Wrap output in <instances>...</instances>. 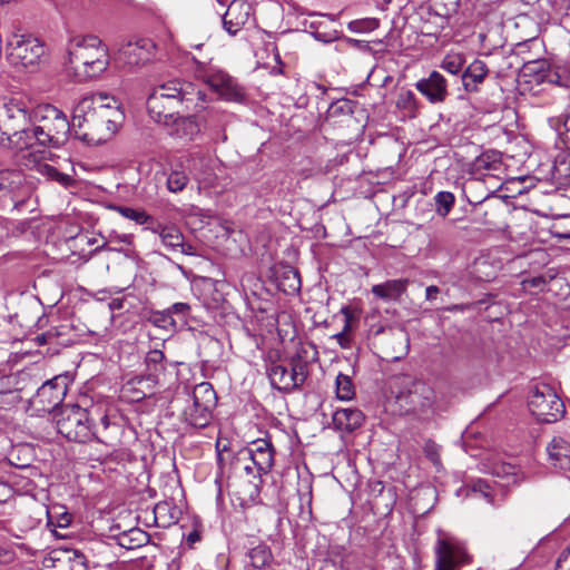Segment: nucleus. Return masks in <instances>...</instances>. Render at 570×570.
I'll return each mask as SVG.
<instances>
[{
  "label": "nucleus",
  "instance_id": "e433bc0d",
  "mask_svg": "<svg viewBox=\"0 0 570 570\" xmlns=\"http://www.w3.org/2000/svg\"><path fill=\"white\" fill-rule=\"evenodd\" d=\"M250 563L254 568L261 569L269 563L272 560V553L268 547L259 544L248 552Z\"/></svg>",
  "mask_w": 570,
  "mask_h": 570
},
{
  "label": "nucleus",
  "instance_id": "338daca9",
  "mask_svg": "<svg viewBox=\"0 0 570 570\" xmlns=\"http://www.w3.org/2000/svg\"><path fill=\"white\" fill-rule=\"evenodd\" d=\"M116 239L124 244H131L132 236L129 234L116 235Z\"/></svg>",
  "mask_w": 570,
  "mask_h": 570
},
{
  "label": "nucleus",
  "instance_id": "2f4dec72",
  "mask_svg": "<svg viewBox=\"0 0 570 570\" xmlns=\"http://www.w3.org/2000/svg\"><path fill=\"white\" fill-rule=\"evenodd\" d=\"M278 288L287 295L295 294L301 289V277L293 267H285L277 276Z\"/></svg>",
  "mask_w": 570,
  "mask_h": 570
},
{
  "label": "nucleus",
  "instance_id": "e2e57ef3",
  "mask_svg": "<svg viewBox=\"0 0 570 570\" xmlns=\"http://www.w3.org/2000/svg\"><path fill=\"white\" fill-rule=\"evenodd\" d=\"M178 249H180V252L183 254H186V255H195V247L190 244H185L183 242V246H179Z\"/></svg>",
  "mask_w": 570,
  "mask_h": 570
},
{
  "label": "nucleus",
  "instance_id": "423d86ee",
  "mask_svg": "<svg viewBox=\"0 0 570 570\" xmlns=\"http://www.w3.org/2000/svg\"><path fill=\"white\" fill-rule=\"evenodd\" d=\"M56 417L58 432L69 441L86 443L96 436L98 441L108 443L94 431L88 410L77 404L65 405Z\"/></svg>",
  "mask_w": 570,
  "mask_h": 570
},
{
  "label": "nucleus",
  "instance_id": "c03bdc74",
  "mask_svg": "<svg viewBox=\"0 0 570 570\" xmlns=\"http://www.w3.org/2000/svg\"><path fill=\"white\" fill-rule=\"evenodd\" d=\"M380 21L376 18H365L351 21L348 23V29L352 32L362 33L370 32L379 28Z\"/></svg>",
  "mask_w": 570,
  "mask_h": 570
},
{
  "label": "nucleus",
  "instance_id": "864d4df0",
  "mask_svg": "<svg viewBox=\"0 0 570 570\" xmlns=\"http://www.w3.org/2000/svg\"><path fill=\"white\" fill-rule=\"evenodd\" d=\"M556 570H570V544L560 552L556 562Z\"/></svg>",
  "mask_w": 570,
  "mask_h": 570
},
{
  "label": "nucleus",
  "instance_id": "f3484780",
  "mask_svg": "<svg viewBox=\"0 0 570 570\" xmlns=\"http://www.w3.org/2000/svg\"><path fill=\"white\" fill-rule=\"evenodd\" d=\"M250 459L253 460V469L258 472L268 473L274 464V446L268 439H257L246 446Z\"/></svg>",
  "mask_w": 570,
  "mask_h": 570
},
{
  "label": "nucleus",
  "instance_id": "bf43d9fd",
  "mask_svg": "<svg viewBox=\"0 0 570 570\" xmlns=\"http://www.w3.org/2000/svg\"><path fill=\"white\" fill-rule=\"evenodd\" d=\"M440 293V289L435 285L428 286L425 289V298L428 301L435 299L438 294Z\"/></svg>",
  "mask_w": 570,
  "mask_h": 570
},
{
  "label": "nucleus",
  "instance_id": "bb28decb",
  "mask_svg": "<svg viewBox=\"0 0 570 570\" xmlns=\"http://www.w3.org/2000/svg\"><path fill=\"white\" fill-rule=\"evenodd\" d=\"M45 508L48 524L62 529L71 525L75 515L66 505L58 501H51V503L47 504Z\"/></svg>",
  "mask_w": 570,
  "mask_h": 570
},
{
  "label": "nucleus",
  "instance_id": "72a5a7b5",
  "mask_svg": "<svg viewBox=\"0 0 570 570\" xmlns=\"http://www.w3.org/2000/svg\"><path fill=\"white\" fill-rule=\"evenodd\" d=\"M165 355L159 350L149 351L145 357V363L148 371V379L153 382L157 381L158 374L164 372L165 366L163 364Z\"/></svg>",
  "mask_w": 570,
  "mask_h": 570
},
{
  "label": "nucleus",
  "instance_id": "a18cd8bd",
  "mask_svg": "<svg viewBox=\"0 0 570 570\" xmlns=\"http://www.w3.org/2000/svg\"><path fill=\"white\" fill-rule=\"evenodd\" d=\"M341 313L345 316V324L343 330L335 335L336 341L342 347H347L350 345V332H351V312L348 307H343Z\"/></svg>",
  "mask_w": 570,
  "mask_h": 570
},
{
  "label": "nucleus",
  "instance_id": "774afa93",
  "mask_svg": "<svg viewBox=\"0 0 570 570\" xmlns=\"http://www.w3.org/2000/svg\"><path fill=\"white\" fill-rule=\"evenodd\" d=\"M397 336H399L400 341L405 344V350H407L409 342H410L407 334L404 331H400Z\"/></svg>",
  "mask_w": 570,
  "mask_h": 570
},
{
  "label": "nucleus",
  "instance_id": "9d476101",
  "mask_svg": "<svg viewBox=\"0 0 570 570\" xmlns=\"http://www.w3.org/2000/svg\"><path fill=\"white\" fill-rule=\"evenodd\" d=\"M401 384L404 390L395 399L402 413L422 414L432 406L434 393L430 385L410 376H403Z\"/></svg>",
  "mask_w": 570,
  "mask_h": 570
},
{
  "label": "nucleus",
  "instance_id": "0e129e2a",
  "mask_svg": "<svg viewBox=\"0 0 570 570\" xmlns=\"http://www.w3.org/2000/svg\"><path fill=\"white\" fill-rule=\"evenodd\" d=\"M147 224H148L147 229H149L153 233L158 234V235H159V229L167 226V225H161L160 223L156 222L155 219H154V224L153 223H147Z\"/></svg>",
  "mask_w": 570,
  "mask_h": 570
},
{
  "label": "nucleus",
  "instance_id": "2eb2a0df",
  "mask_svg": "<svg viewBox=\"0 0 570 570\" xmlns=\"http://www.w3.org/2000/svg\"><path fill=\"white\" fill-rule=\"evenodd\" d=\"M435 570H458L465 552L448 538H440L435 547Z\"/></svg>",
  "mask_w": 570,
  "mask_h": 570
},
{
  "label": "nucleus",
  "instance_id": "c9c22d12",
  "mask_svg": "<svg viewBox=\"0 0 570 570\" xmlns=\"http://www.w3.org/2000/svg\"><path fill=\"white\" fill-rule=\"evenodd\" d=\"M189 181V177L184 169L174 168L167 176L166 186L170 193L184 190Z\"/></svg>",
  "mask_w": 570,
  "mask_h": 570
},
{
  "label": "nucleus",
  "instance_id": "6e6552de",
  "mask_svg": "<svg viewBox=\"0 0 570 570\" xmlns=\"http://www.w3.org/2000/svg\"><path fill=\"white\" fill-rule=\"evenodd\" d=\"M90 108H96L97 112H99V117L102 118L104 124H106V134L98 136L97 141L107 140L117 131L124 119V112L120 109L118 100L107 94L95 92L82 97L78 102L79 112H88Z\"/></svg>",
  "mask_w": 570,
  "mask_h": 570
},
{
  "label": "nucleus",
  "instance_id": "680f3d73",
  "mask_svg": "<svg viewBox=\"0 0 570 570\" xmlns=\"http://www.w3.org/2000/svg\"><path fill=\"white\" fill-rule=\"evenodd\" d=\"M100 424L102 425L104 430L107 431L109 428H114L116 430H119L120 428L116 424H111L109 421V417L107 415H104L100 419Z\"/></svg>",
  "mask_w": 570,
  "mask_h": 570
},
{
  "label": "nucleus",
  "instance_id": "ea45409f",
  "mask_svg": "<svg viewBox=\"0 0 570 570\" xmlns=\"http://www.w3.org/2000/svg\"><path fill=\"white\" fill-rule=\"evenodd\" d=\"M116 209L122 217L134 220L138 225H145L147 223L154 224V217L148 215L144 209L125 206H119Z\"/></svg>",
  "mask_w": 570,
  "mask_h": 570
},
{
  "label": "nucleus",
  "instance_id": "f704fd0d",
  "mask_svg": "<svg viewBox=\"0 0 570 570\" xmlns=\"http://www.w3.org/2000/svg\"><path fill=\"white\" fill-rule=\"evenodd\" d=\"M159 237L166 247L174 250L178 249L179 246H183L184 235L175 225H167L159 229Z\"/></svg>",
  "mask_w": 570,
  "mask_h": 570
},
{
  "label": "nucleus",
  "instance_id": "c85d7f7f",
  "mask_svg": "<svg viewBox=\"0 0 570 570\" xmlns=\"http://www.w3.org/2000/svg\"><path fill=\"white\" fill-rule=\"evenodd\" d=\"M33 448L29 444H17L8 453V462L19 469H26L33 462Z\"/></svg>",
  "mask_w": 570,
  "mask_h": 570
},
{
  "label": "nucleus",
  "instance_id": "4468645a",
  "mask_svg": "<svg viewBox=\"0 0 570 570\" xmlns=\"http://www.w3.org/2000/svg\"><path fill=\"white\" fill-rule=\"evenodd\" d=\"M204 78L208 86L224 99L228 101H239L243 99V88L225 71L209 70Z\"/></svg>",
  "mask_w": 570,
  "mask_h": 570
},
{
  "label": "nucleus",
  "instance_id": "dca6fc26",
  "mask_svg": "<svg viewBox=\"0 0 570 570\" xmlns=\"http://www.w3.org/2000/svg\"><path fill=\"white\" fill-rule=\"evenodd\" d=\"M415 88L434 105L444 102L449 96L448 81L439 71H432L429 77L420 79Z\"/></svg>",
  "mask_w": 570,
  "mask_h": 570
},
{
  "label": "nucleus",
  "instance_id": "6ab92c4d",
  "mask_svg": "<svg viewBox=\"0 0 570 570\" xmlns=\"http://www.w3.org/2000/svg\"><path fill=\"white\" fill-rule=\"evenodd\" d=\"M548 460L554 469L570 470V439L554 436L547 445Z\"/></svg>",
  "mask_w": 570,
  "mask_h": 570
},
{
  "label": "nucleus",
  "instance_id": "13d9d810",
  "mask_svg": "<svg viewBox=\"0 0 570 570\" xmlns=\"http://www.w3.org/2000/svg\"><path fill=\"white\" fill-rule=\"evenodd\" d=\"M61 184L62 186H69L72 183V178L69 175L57 171V175L53 176V179Z\"/></svg>",
  "mask_w": 570,
  "mask_h": 570
},
{
  "label": "nucleus",
  "instance_id": "aec40b11",
  "mask_svg": "<svg viewBox=\"0 0 570 570\" xmlns=\"http://www.w3.org/2000/svg\"><path fill=\"white\" fill-rule=\"evenodd\" d=\"M185 508L181 501L180 504H177L176 501H157L153 509L156 525L166 529L176 524Z\"/></svg>",
  "mask_w": 570,
  "mask_h": 570
},
{
  "label": "nucleus",
  "instance_id": "7ed1b4c3",
  "mask_svg": "<svg viewBox=\"0 0 570 570\" xmlns=\"http://www.w3.org/2000/svg\"><path fill=\"white\" fill-rule=\"evenodd\" d=\"M69 63L80 80L97 77L110 63L108 48L92 35L72 38L68 48Z\"/></svg>",
  "mask_w": 570,
  "mask_h": 570
},
{
  "label": "nucleus",
  "instance_id": "5fc2aeb1",
  "mask_svg": "<svg viewBox=\"0 0 570 570\" xmlns=\"http://www.w3.org/2000/svg\"><path fill=\"white\" fill-rule=\"evenodd\" d=\"M110 459L117 463L126 462L130 460L131 453L127 449H117L110 453Z\"/></svg>",
  "mask_w": 570,
  "mask_h": 570
},
{
  "label": "nucleus",
  "instance_id": "de8ad7c7",
  "mask_svg": "<svg viewBox=\"0 0 570 570\" xmlns=\"http://www.w3.org/2000/svg\"><path fill=\"white\" fill-rule=\"evenodd\" d=\"M151 322L155 326L168 330L171 327H176V320L170 315V313L165 309L163 312H156L151 316Z\"/></svg>",
  "mask_w": 570,
  "mask_h": 570
},
{
  "label": "nucleus",
  "instance_id": "f257e3e1",
  "mask_svg": "<svg viewBox=\"0 0 570 570\" xmlns=\"http://www.w3.org/2000/svg\"><path fill=\"white\" fill-rule=\"evenodd\" d=\"M206 94L195 83L178 79L161 83L147 98V110L158 124L169 125L183 107L186 111L206 109Z\"/></svg>",
  "mask_w": 570,
  "mask_h": 570
},
{
  "label": "nucleus",
  "instance_id": "79ce46f5",
  "mask_svg": "<svg viewBox=\"0 0 570 570\" xmlns=\"http://www.w3.org/2000/svg\"><path fill=\"white\" fill-rule=\"evenodd\" d=\"M436 213L445 217L452 209L455 197L450 191H439L435 197Z\"/></svg>",
  "mask_w": 570,
  "mask_h": 570
},
{
  "label": "nucleus",
  "instance_id": "b1692460",
  "mask_svg": "<svg viewBox=\"0 0 570 570\" xmlns=\"http://www.w3.org/2000/svg\"><path fill=\"white\" fill-rule=\"evenodd\" d=\"M364 414L358 409H337L333 414V425L341 432L351 433L364 422Z\"/></svg>",
  "mask_w": 570,
  "mask_h": 570
},
{
  "label": "nucleus",
  "instance_id": "9b49d317",
  "mask_svg": "<svg viewBox=\"0 0 570 570\" xmlns=\"http://www.w3.org/2000/svg\"><path fill=\"white\" fill-rule=\"evenodd\" d=\"M8 60L11 65L33 70L45 55V46L27 36H13L7 46Z\"/></svg>",
  "mask_w": 570,
  "mask_h": 570
},
{
  "label": "nucleus",
  "instance_id": "cd10ccee",
  "mask_svg": "<svg viewBox=\"0 0 570 570\" xmlns=\"http://www.w3.org/2000/svg\"><path fill=\"white\" fill-rule=\"evenodd\" d=\"M548 122L564 148L570 150V105L559 116L549 118Z\"/></svg>",
  "mask_w": 570,
  "mask_h": 570
},
{
  "label": "nucleus",
  "instance_id": "f8f14e48",
  "mask_svg": "<svg viewBox=\"0 0 570 570\" xmlns=\"http://www.w3.org/2000/svg\"><path fill=\"white\" fill-rule=\"evenodd\" d=\"M268 375L274 387L291 392L304 384L307 377L306 364L297 361L291 364V368L276 364L269 368Z\"/></svg>",
  "mask_w": 570,
  "mask_h": 570
},
{
  "label": "nucleus",
  "instance_id": "69168bd1",
  "mask_svg": "<svg viewBox=\"0 0 570 570\" xmlns=\"http://www.w3.org/2000/svg\"><path fill=\"white\" fill-rule=\"evenodd\" d=\"M199 540H200V535H199V533H198L197 531H191V532L188 534V537H187V542H188L189 544H194V543H196V542H197V541H199Z\"/></svg>",
  "mask_w": 570,
  "mask_h": 570
},
{
  "label": "nucleus",
  "instance_id": "8fccbe9b",
  "mask_svg": "<svg viewBox=\"0 0 570 570\" xmlns=\"http://www.w3.org/2000/svg\"><path fill=\"white\" fill-rule=\"evenodd\" d=\"M424 454L425 456L434 464L440 465L441 458H440V446L435 444L433 441H426L424 444Z\"/></svg>",
  "mask_w": 570,
  "mask_h": 570
},
{
  "label": "nucleus",
  "instance_id": "09e8293b",
  "mask_svg": "<svg viewBox=\"0 0 570 570\" xmlns=\"http://www.w3.org/2000/svg\"><path fill=\"white\" fill-rule=\"evenodd\" d=\"M524 67L527 70H529L531 72H537L538 73L537 80H539V81H543L548 77L547 71L549 70V63L547 62V60L528 61L524 65Z\"/></svg>",
  "mask_w": 570,
  "mask_h": 570
},
{
  "label": "nucleus",
  "instance_id": "7c9ffc66",
  "mask_svg": "<svg viewBox=\"0 0 570 570\" xmlns=\"http://www.w3.org/2000/svg\"><path fill=\"white\" fill-rule=\"evenodd\" d=\"M149 47H154L149 40H139L135 43L128 42L121 48L120 53L126 58L127 63L137 65L148 60V57L144 56L142 51H148Z\"/></svg>",
  "mask_w": 570,
  "mask_h": 570
},
{
  "label": "nucleus",
  "instance_id": "412c9836",
  "mask_svg": "<svg viewBox=\"0 0 570 570\" xmlns=\"http://www.w3.org/2000/svg\"><path fill=\"white\" fill-rule=\"evenodd\" d=\"M230 471L238 476H247L248 482L257 489L262 474L257 469H253V460L247 452V449H240L230 458Z\"/></svg>",
  "mask_w": 570,
  "mask_h": 570
},
{
  "label": "nucleus",
  "instance_id": "c756f323",
  "mask_svg": "<svg viewBox=\"0 0 570 570\" xmlns=\"http://www.w3.org/2000/svg\"><path fill=\"white\" fill-rule=\"evenodd\" d=\"M118 544L127 550H134L145 546L149 541V534L139 529L131 528L117 535Z\"/></svg>",
  "mask_w": 570,
  "mask_h": 570
},
{
  "label": "nucleus",
  "instance_id": "58836bf2",
  "mask_svg": "<svg viewBox=\"0 0 570 570\" xmlns=\"http://www.w3.org/2000/svg\"><path fill=\"white\" fill-rule=\"evenodd\" d=\"M336 395L342 401H350L355 395L354 385L348 375L340 373L336 376Z\"/></svg>",
  "mask_w": 570,
  "mask_h": 570
},
{
  "label": "nucleus",
  "instance_id": "37998d69",
  "mask_svg": "<svg viewBox=\"0 0 570 570\" xmlns=\"http://www.w3.org/2000/svg\"><path fill=\"white\" fill-rule=\"evenodd\" d=\"M227 115L214 108H209L204 117V125L213 131H219L220 127L226 122Z\"/></svg>",
  "mask_w": 570,
  "mask_h": 570
},
{
  "label": "nucleus",
  "instance_id": "3c124183",
  "mask_svg": "<svg viewBox=\"0 0 570 570\" xmlns=\"http://www.w3.org/2000/svg\"><path fill=\"white\" fill-rule=\"evenodd\" d=\"M18 376L16 374H10L0 377V393H10L12 391H18Z\"/></svg>",
  "mask_w": 570,
  "mask_h": 570
},
{
  "label": "nucleus",
  "instance_id": "a19ab883",
  "mask_svg": "<svg viewBox=\"0 0 570 570\" xmlns=\"http://www.w3.org/2000/svg\"><path fill=\"white\" fill-rule=\"evenodd\" d=\"M465 58L462 53L450 52L443 58L441 68L452 75H458L462 70Z\"/></svg>",
  "mask_w": 570,
  "mask_h": 570
},
{
  "label": "nucleus",
  "instance_id": "4c0bfd02",
  "mask_svg": "<svg viewBox=\"0 0 570 570\" xmlns=\"http://www.w3.org/2000/svg\"><path fill=\"white\" fill-rule=\"evenodd\" d=\"M396 107L404 110L409 116H414L419 108L415 95L411 90L402 89L397 96Z\"/></svg>",
  "mask_w": 570,
  "mask_h": 570
},
{
  "label": "nucleus",
  "instance_id": "393cba45",
  "mask_svg": "<svg viewBox=\"0 0 570 570\" xmlns=\"http://www.w3.org/2000/svg\"><path fill=\"white\" fill-rule=\"evenodd\" d=\"M489 73V68L484 61L475 59L462 73V85L469 92L476 91Z\"/></svg>",
  "mask_w": 570,
  "mask_h": 570
},
{
  "label": "nucleus",
  "instance_id": "4be33fe9",
  "mask_svg": "<svg viewBox=\"0 0 570 570\" xmlns=\"http://www.w3.org/2000/svg\"><path fill=\"white\" fill-rule=\"evenodd\" d=\"M248 9L243 1H233L228 6L223 17V26L229 35H236L245 26L249 16Z\"/></svg>",
  "mask_w": 570,
  "mask_h": 570
},
{
  "label": "nucleus",
  "instance_id": "473e14b6",
  "mask_svg": "<svg viewBox=\"0 0 570 570\" xmlns=\"http://www.w3.org/2000/svg\"><path fill=\"white\" fill-rule=\"evenodd\" d=\"M27 154L23 157L29 158L28 166L32 164V167L36 168L37 171L47 176L50 179H53V176L57 175V169L47 163L42 161L45 159L46 150H41L40 148H35L31 150H26Z\"/></svg>",
  "mask_w": 570,
  "mask_h": 570
},
{
  "label": "nucleus",
  "instance_id": "20e7f679",
  "mask_svg": "<svg viewBox=\"0 0 570 570\" xmlns=\"http://www.w3.org/2000/svg\"><path fill=\"white\" fill-rule=\"evenodd\" d=\"M70 131L67 116L52 105L37 106L30 129V149L58 147L63 144Z\"/></svg>",
  "mask_w": 570,
  "mask_h": 570
},
{
  "label": "nucleus",
  "instance_id": "603ef678",
  "mask_svg": "<svg viewBox=\"0 0 570 570\" xmlns=\"http://www.w3.org/2000/svg\"><path fill=\"white\" fill-rule=\"evenodd\" d=\"M167 311L170 313V315L174 317V315H177L180 321L185 322L189 311L190 306L187 303H175L170 307L167 308Z\"/></svg>",
  "mask_w": 570,
  "mask_h": 570
},
{
  "label": "nucleus",
  "instance_id": "49530a36",
  "mask_svg": "<svg viewBox=\"0 0 570 570\" xmlns=\"http://www.w3.org/2000/svg\"><path fill=\"white\" fill-rule=\"evenodd\" d=\"M43 570H85V566L80 560H53L51 566H46Z\"/></svg>",
  "mask_w": 570,
  "mask_h": 570
},
{
  "label": "nucleus",
  "instance_id": "a878e982",
  "mask_svg": "<svg viewBox=\"0 0 570 570\" xmlns=\"http://www.w3.org/2000/svg\"><path fill=\"white\" fill-rule=\"evenodd\" d=\"M409 279H390L372 286V293L383 301H397L406 291Z\"/></svg>",
  "mask_w": 570,
  "mask_h": 570
},
{
  "label": "nucleus",
  "instance_id": "0eeeda50",
  "mask_svg": "<svg viewBox=\"0 0 570 570\" xmlns=\"http://www.w3.org/2000/svg\"><path fill=\"white\" fill-rule=\"evenodd\" d=\"M186 395L187 405L181 412L183 420L196 429L206 428L217 404V395L213 385L202 382L195 385L191 392L186 389Z\"/></svg>",
  "mask_w": 570,
  "mask_h": 570
},
{
  "label": "nucleus",
  "instance_id": "39448f33",
  "mask_svg": "<svg viewBox=\"0 0 570 570\" xmlns=\"http://www.w3.org/2000/svg\"><path fill=\"white\" fill-rule=\"evenodd\" d=\"M519 466L512 463L495 462L493 463L491 473L499 478L501 482L483 479L471 480L456 490V495L472 499H480L482 497L492 499L497 495H502V493H499L501 488L519 482Z\"/></svg>",
  "mask_w": 570,
  "mask_h": 570
},
{
  "label": "nucleus",
  "instance_id": "5701e85b",
  "mask_svg": "<svg viewBox=\"0 0 570 570\" xmlns=\"http://www.w3.org/2000/svg\"><path fill=\"white\" fill-rule=\"evenodd\" d=\"M168 127V134L184 140H193L200 132V124L195 116L173 117Z\"/></svg>",
  "mask_w": 570,
  "mask_h": 570
},
{
  "label": "nucleus",
  "instance_id": "f03ea898",
  "mask_svg": "<svg viewBox=\"0 0 570 570\" xmlns=\"http://www.w3.org/2000/svg\"><path fill=\"white\" fill-rule=\"evenodd\" d=\"M36 107L24 97H11L0 107V144L24 151L30 149V129Z\"/></svg>",
  "mask_w": 570,
  "mask_h": 570
},
{
  "label": "nucleus",
  "instance_id": "052dcab7",
  "mask_svg": "<svg viewBox=\"0 0 570 570\" xmlns=\"http://www.w3.org/2000/svg\"><path fill=\"white\" fill-rule=\"evenodd\" d=\"M217 450H218V462L220 465H224L226 459L229 456V452L227 451V449L225 446L223 449H219V444H217Z\"/></svg>",
  "mask_w": 570,
  "mask_h": 570
},
{
  "label": "nucleus",
  "instance_id": "1a4fd4ad",
  "mask_svg": "<svg viewBox=\"0 0 570 570\" xmlns=\"http://www.w3.org/2000/svg\"><path fill=\"white\" fill-rule=\"evenodd\" d=\"M528 406L531 414L543 423L556 422L566 412L564 404L554 389L546 383H538L531 389Z\"/></svg>",
  "mask_w": 570,
  "mask_h": 570
},
{
  "label": "nucleus",
  "instance_id": "4d7b16f0",
  "mask_svg": "<svg viewBox=\"0 0 570 570\" xmlns=\"http://www.w3.org/2000/svg\"><path fill=\"white\" fill-rule=\"evenodd\" d=\"M331 110L333 114H337V112H351V106H350V102L347 100H344V101H341V102H337L335 105H333L331 107Z\"/></svg>",
  "mask_w": 570,
  "mask_h": 570
},
{
  "label": "nucleus",
  "instance_id": "a211bd4d",
  "mask_svg": "<svg viewBox=\"0 0 570 570\" xmlns=\"http://www.w3.org/2000/svg\"><path fill=\"white\" fill-rule=\"evenodd\" d=\"M67 393L66 380L56 376L45 382L37 391V400L43 409L56 407L59 405Z\"/></svg>",
  "mask_w": 570,
  "mask_h": 570
},
{
  "label": "nucleus",
  "instance_id": "ddd939ff",
  "mask_svg": "<svg viewBox=\"0 0 570 570\" xmlns=\"http://www.w3.org/2000/svg\"><path fill=\"white\" fill-rule=\"evenodd\" d=\"M72 127L76 129V134L88 142H98L95 132L98 136L106 134V124L99 117L96 108H90L88 112L82 114L78 111L77 105L73 110Z\"/></svg>",
  "mask_w": 570,
  "mask_h": 570
},
{
  "label": "nucleus",
  "instance_id": "6e6d98bb",
  "mask_svg": "<svg viewBox=\"0 0 570 570\" xmlns=\"http://www.w3.org/2000/svg\"><path fill=\"white\" fill-rule=\"evenodd\" d=\"M313 36L316 40L322 41V42H331L338 38L336 31H332V32L314 31Z\"/></svg>",
  "mask_w": 570,
  "mask_h": 570
}]
</instances>
